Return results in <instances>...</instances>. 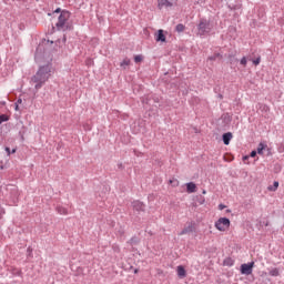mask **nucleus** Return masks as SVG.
Returning a JSON list of instances; mask_svg holds the SVG:
<instances>
[{
  "mask_svg": "<svg viewBox=\"0 0 284 284\" xmlns=\"http://www.w3.org/2000/svg\"><path fill=\"white\" fill-rule=\"evenodd\" d=\"M38 64L40 67L31 81L36 83V90H41L50 77L54 74V67H52V62H38Z\"/></svg>",
  "mask_w": 284,
  "mask_h": 284,
  "instance_id": "nucleus-1",
  "label": "nucleus"
},
{
  "mask_svg": "<svg viewBox=\"0 0 284 284\" xmlns=\"http://www.w3.org/2000/svg\"><path fill=\"white\" fill-rule=\"evenodd\" d=\"M55 26L58 30H62L63 32H65V30H72V26L70 23V11H62Z\"/></svg>",
  "mask_w": 284,
  "mask_h": 284,
  "instance_id": "nucleus-2",
  "label": "nucleus"
},
{
  "mask_svg": "<svg viewBox=\"0 0 284 284\" xmlns=\"http://www.w3.org/2000/svg\"><path fill=\"white\" fill-rule=\"evenodd\" d=\"M230 219L227 217H220L216 222H215V227L219 230V232H227L230 230Z\"/></svg>",
  "mask_w": 284,
  "mask_h": 284,
  "instance_id": "nucleus-3",
  "label": "nucleus"
},
{
  "mask_svg": "<svg viewBox=\"0 0 284 284\" xmlns=\"http://www.w3.org/2000/svg\"><path fill=\"white\" fill-rule=\"evenodd\" d=\"M197 30H199V34L201 37H203V34L210 32V21L205 20V19H202L199 23V27H197Z\"/></svg>",
  "mask_w": 284,
  "mask_h": 284,
  "instance_id": "nucleus-4",
  "label": "nucleus"
},
{
  "mask_svg": "<svg viewBox=\"0 0 284 284\" xmlns=\"http://www.w3.org/2000/svg\"><path fill=\"white\" fill-rule=\"evenodd\" d=\"M253 267H254V262H251L248 264H242L241 274H246V276H250V274H252Z\"/></svg>",
  "mask_w": 284,
  "mask_h": 284,
  "instance_id": "nucleus-5",
  "label": "nucleus"
},
{
  "mask_svg": "<svg viewBox=\"0 0 284 284\" xmlns=\"http://www.w3.org/2000/svg\"><path fill=\"white\" fill-rule=\"evenodd\" d=\"M172 2L169 0H158V8L161 10L163 8H172Z\"/></svg>",
  "mask_w": 284,
  "mask_h": 284,
  "instance_id": "nucleus-6",
  "label": "nucleus"
},
{
  "mask_svg": "<svg viewBox=\"0 0 284 284\" xmlns=\"http://www.w3.org/2000/svg\"><path fill=\"white\" fill-rule=\"evenodd\" d=\"M192 232H194V225L189 224L180 232V236H184V234H192Z\"/></svg>",
  "mask_w": 284,
  "mask_h": 284,
  "instance_id": "nucleus-7",
  "label": "nucleus"
},
{
  "mask_svg": "<svg viewBox=\"0 0 284 284\" xmlns=\"http://www.w3.org/2000/svg\"><path fill=\"white\" fill-rule=\"evenodd\" d=\"M176 272L179 278H185V276H187V272L185 271V267H183V265H179Z\"/></svg>",
  "mask_w": 284,
  "mask_h": 284,
  "instance_id": "nucleus-8",
  "label": "nucleus"
},
{
  "mask_svg": "<svg viewBox=\"0 0 284 284\" xmlns=\"http://www.w3.org/2000/svg\"><path fill=\"white\" fill-rule=\"evenodd\" d=\"M186 191L189 194L196 192V184L194 182L186 183Z\"/></svg>",
  "mask_w": 284,
  "mask_h": 284,
  "instance_id": "nucleus-9",
  "label": "nucleus"
},
{
  "mask_svg": "<svg viewBox=\"0 0 284 284\" xmlns=\"http://www.w3.org/2000/svg\"><path fill=\"white\" fill-rule=\"evenodd\" d=\"M155 41H161L162 43H165V34H163V29H160L158 31V34H155Z\"/></svg>",
  "mask_w": 284,
  "mask_h": 284,
  "instance_id": "nucleus-10",
  "label": "nucleus"
},
{
  "mask_svg": "<svg viewBox=\"0 0 284 284\" xmlns=\"http://www.w3.org/2000/svg\"><path fill=\"white\" fill-rule=\"evenodd\" d=\"M232 132H227L223 134V143L224 145H230V141H232Z\"/></svg>",
  "mask_w": 284,
  "mask_h": 284,
  "instance_id": "nucleus-11",
  "label": "nucleus"
},
{
  "mask_svg": "<svg viewBox=\"0 0 284 284\" xmlns=\"http://www.w3.org/2000/svg\"><path fill=\"white\" fill-rule=\"evenodd\" d=\"M133 207H134V210H136L138 212H142V210H144L145 205H143V203H141V202H134V203H133Z\"/></svg>",
  "mask_w": 284,
  "mask_h": 284,
  "instance_id": "nucleus-12",
  "label": "nucleus"
},
{
  "mask_svg": "<svg viewBox=\"0 0 284 284\" xmlns=\"http://www.w3.org/2000/svg\"><path fill=\"white\" fill-rule=\"evenodd\" d=\"M57 212H58V214H61L63 216H68V209H65L64 206H58Z\"/></svg>",
  "mask_w": 284,
  "mask_h": 284,
  "instance_id": "nucleus-13",
  "label": "nucleus"
},
{
  "mask_svg": "<svg viewBox=\"0 0 284 284\" xmlns=\"http://www.w3.org/2000/svg\"><path fill=\"white\" fill-rule=\"evenodd\" d=\"M268 192H276L278 190V181H275L273 185L267 186Z\"/></svg>",
  "mask_w": 284,
  "mask_h": 284,
  "instance_id": "nucleus-14",
  "label": "nucleus"
},
{
  "mask_svg": "<svg viewBox=\"0 0 284 284\" xmlns=\"http://www.w3.org/2000/svg\"><path fill=\"white\" fill-rule=\"evenodd\" d=\"M268 274L270 276H281V271L278 268H272Z\"/></svg>",
  "mask_w": 284,
  "mask_h": 284,
  "instance_id": "nucleus-15",
  "label": "nucleus"
},
{
  "mask_svg": "<svg viewBox=\"0 0 284 284\" xmlns=\"http://www.w3.org/2000/svg\"><path fill=\"white\" fill-rule=\"evenodd\" d=\"M265 148H267V145L260 143L257 146V154H263V150H265Z\"/></svg>",
  "mask_w": 284,
  "mask_h": 284,
  "instance_id": "nucleus-16",
  "label": "nucleus"
},
{
  "mask_svg": "<svg viewBox=\"0 0 284 284\" xmlns=\"http://www.w3.org/2000/svg\"><path fill=\"white\" fill-rule=\"evenodd\" d=\"M6 121H10V116H8L7 114H1L0 115V125H1V123H6Z\"/></svg>",
  "mask_w": 284,
  "mask_h": 284,
  "instance_id": "nucleus-17",
  "label": "nucleus"
},
{
  "mask_svg": "<svg viewBox=\"0 0 284 284\" xmlns=\"http://www.w3.org/2000/svg\"><path fill=\"white\" fill-rule=\"evenodd\" d=\"M175 30H176V32H183V31L185 30V26H183V24H178V26L175 27Z\"/></svg>",
  "mask_w": 284,
  "mask_h": 284,
  "instance_id": "nucleus-18",
  "label": "nucleus"
},
{
  "mask_svg": "<svg viewBox=\"0 0 284 284\" xmlns=\"http://www.w3.org/2000/svg\"><path fill=\"white\" fill-rule=\"evenodd\" d=\"M121 68L125 67V65H130V59L125 58L122 62H121Z\"/></svg>",
  "mask_w": 284,
  "mask_h": 284,
  "instance_id": "nucleus-19",
  "label": "nucleus"
},
{
  "mask_svg": "<svg viewBox=\"0 0 284 284\" xmlns=\"http://www.w3.org/2000/svg\"><path fill=\"white\" fill-rule=\"evenodd\" d=\"M134 61H135L136 63H141V61H143V55H135V57H134Z\"/></svg>",
  "mask_w": 284,
  "mask_h": 284,
  "instance_id": "nucleus-20",
  "label": "nucleus"
},
{
  "mask_svg": "<svg viewBox=\"0 0 284 284\" xmlns=\"http://www.w3.org/2000/svg\"><path fill=\"white\" fill-rule=\"evenodd\" d=\"M242 65H247V58L243 57L240 61Z\"/></svg>",
  "mask_w": 284,
  "mask_h": 284,
  "instance_id": "nucleus-21",
  "label": "nucleus"
},
{
  "mask_svg": "<svg viewBox=\"0 0 284 284\" xmlns=\"http://www.w3.org/2000/svg\"><path fill=\"white\" fill-rule=\"evenodd\" d=\"M253 63H254V65H258V63H261V58L253 60Z\"/></svg>",
  "mask_w": 284,
  "mask_h": 284,
  "instance_id": "nucleus-22",
  "label": "nucleus"
},
{
  "mask_svg": "<svg viewBox=\"0 0 284 284\" xmlns=\"http://www.w3.org/2000/svg\"><path fill=\"white\" fill-rule=\"evenodd\" d=\"M3 214H6V210L0 206V219L3 216Z\"/></svg>",
  "mask_w": 284,
  "mask_h": 284,
  "instance_id": "nucleus-23",
  "label": "nucleus"
},
{
  "mask_svg": "<svg viewBox=\"0 0 284 284\" xmlns=\"http://www.w3.org/2000/svg\"><path fill=\"white\" fill-rule=\"evenodd\" d=\"M4 150H6L7 154H8V156H10L12 154L11 151H10V148L7 146Z\"/></svg>",
  "mask_w": 284,
  "mask_h": 284,
  "instance_id": "nucleus-24",
  "label": "nucleus"
},
{
  "mask_svg": "<svg viewBox=\"0 0 284 284\" xmlns=\"http://www.w3.org/2000/svg\"><path fill=\"white\" fill-rule=\"evenodd\" d=\"M209 61H216V55L210 57V58H209Z\"/></svg>",
  "mask_w": 284,
  "mask_h": 284,
  "instance_id": "nucleus-25",
  "label": "nucleus"
},
{
  "mask_svg": "<svg viewBox=\"0 0 284 284\" xmlns=\"http://www.w3.org/2000/svg\"><path fill=\"white\" fill-rule=\"evenodd\" d=\"M205 203V197H201L200 205H203Z\"/></svg>",
  "mask_w": 284,
  "mask_h": 284,
  "instance_id": "nucleus-26",
  "label": "nucleus"
},
{
  "mask_svg": "<svg viewBox=\"0 0 284 284\" xmlns=\"http://www.w3.org/2000/svg\"><path fill=\"white\" fill-rule=\"evenodd\" d=\"M251 156H252V159H254V156H256V151H252Z\"/></svg>",
  "mask_w": 284,
  "mask_h": 284,
  "instance_id": "nucleus-27",
  "label": "nucleus"
},
{
  "mask_svg": "<svg viewBox=\"0 0 284 284\" xmlns=\"http://www.w3.org/2000/svg\"><path fill=\"white\" fill-rule=\"evenodd\" d=\"M219 210H225V205L224 204H220L219 205Z\"/></svg>",
  "mask_w": 284,
  "mask_h": 284,
  "instance_id": "nucleus-28",
  "label": "nucleus"
},
{
  "mask_svg": "<svg viewBox=\"0 0 284 284\" xmlns=\"http://www.w3.org/2000/svg\"><path fill=\"white\" fill-rule=\"evenodd\" d=\"M21 103H23V100H21V99H18V101L16 102V104H21Z\"/></svg>",
  "mask_w": 284,
  "mask_h": 284,
  "instance_id": "nucleus-29",
  "label": "nucleus"
},
{
  "mask_svg": "<svg viewBox=\"0 0 284 284\" xmlns=\"http://www.w3.org/2000/svg\"><path fill=\"white\" fill-rule=\"evenodd\" d=\"M17 153V149H12L11 154H16Z\"/></svg>",
  "mask_w": 284,
  "mask_h": 284,
  "instance_id": "nucleus-30",
  "label": "nucleus"
},
{
  "mask_svg": "<svg viewBox=\"0 0 284 284\" xmlns=\"http://www.w3.org/2000/svg\"><path fill=\"white\" fill-rule=\"evenodd\" d=\"M16 112H19V104H16Z\"/></svg>",
  "mask_w": 284,
  "mask_h": 284,
  "instance_id": "nucleus-31",
  "label": "nucleus"
},
{
  "mask_svg": "<svg viewBox=\"0 0 284 284\" xmlns=\"http://www.w3.org/2000/svg\"><path fill=\"white\" fill-rule=\"evenodd\" d=\"M247 159H250V155L243 158L244 161H247Z\"/></svg>",
  "mask_w": 284,
  "mask_h": 284,
  "instance_id": "nucleus-32",
  "label": "nucleus"
},
{
  "mask_svg": "<svg viewBox=\"0 0 284 284\" xmlns=\"http://www.w3.org/2000/svg\"><path fill=\"white\" fill-rule=\"evenodd\" d=\"M202 194H207V191L206 190L202 191Z\"/></svg>",
  "mask_w": 284,
  "mask_h": 284,
  "instance_id": "nucleus-33",
  "label": "nucleus"
},
{
  "mask_svg": "<svg viewBox=\"0 0 284 284\" xmlns=\"http://www.w3.org/2000/svg\"><path fill=\"white\" fill-rule=\"evenodd\" d=\"M55 12H61V9H57Z\"/></svg>",
  "mask_w": 284,
  "mask_h": 284,
  "instance_id": "nucleus-34",
  "label": "nucleus"
}]
</instances>
